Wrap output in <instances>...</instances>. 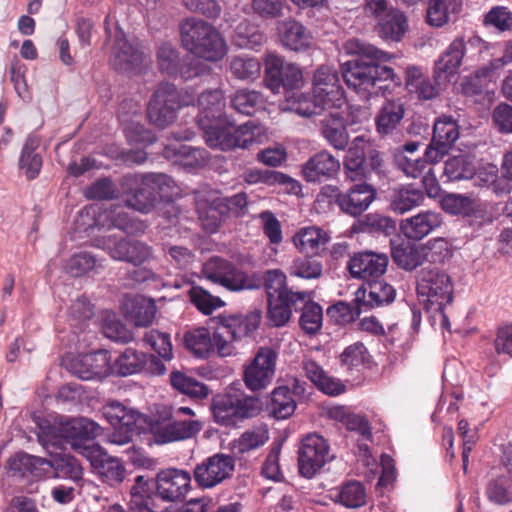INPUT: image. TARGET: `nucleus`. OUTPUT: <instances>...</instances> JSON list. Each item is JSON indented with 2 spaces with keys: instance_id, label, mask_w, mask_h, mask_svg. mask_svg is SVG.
Wrapping results in <instances>:
<instances>
[{
  "instance_id": "f257e3e1",
  "label": "nucleus",
  "mask_w": 512,
  "mask_h": 512,
  "mask_svg": "<svg viewBox=\"0 0 512 512\" xmlns=\"http://www.w3.org/2000/svg\"><path fill=\"white\" fill-rule=\"evenodd\" d=\"M343 49L348 55L358 58L342 64L341 72L346 85L364 98L384 93L390 84L399 85L400 79L394 70L382 65L389 55L375 46L359 39H349Z\"/></svg>"
},
{
  "instance_id": "f03ea898",
  "label": "nucleus",
  "mask_w": 512,
  "mask_h": 512,
  "mask_svg": "<svg viewBox=\"0 0 512 512\" xmlns=\"http://www.w3.org/2000/svg\"><path fill=\"white\" fill-rule=\"evenodd\" d=\"M180 37L188 52L207 61H219L227 53V44L221 34L202 19H184L180 24Z\"/></svg>"
},
{
  "instance_id": "7ed1b4c3",
  "label": "nucleus",
  "mask_w": 512,
  "mask_h": 512,
  "mask_svg": "<svg viewBox=\"0 0 512 512\" xmlns=\"http://www.w3.org/2000/svg\"><path fill=\"white\" fill-rule=\"evenodd\" d=\"M102 433V428L95 421L88 418H71L61 420L58 424L43 429L40 439L45 444L62 445L70 444L74 449H81L86 457L85 447H99L98 445H86V441L93 440Z\"/></svg>"
},
{
  "instance_id": "20e7f679",
  "label": "nucleus",
  "mask_w": 512,
  "mask_h": 512,
  "mask_svg": "<svg viewBox=\"0 0 512 512\" xmlns=\"http://www.w3.org/2000/svg\"><path fill=\"white\" fill-rule=\"evenodd\" d=\"M128 196L125 199V205L105 207V211L99 215L96 222L105 226V223L102 221V218H105L110 221L107 224L108 228H118L127 234L144 233L147 228L146 224L141 220L130 217L126 210L132 208L141 213L151 212L156 205V194H128Z\"/></svg>"
},
{
  "instance_id": "39448f33",
  "label": "nucleus",
  "mask_w": 512,
  "mask_h": 512,
  "mask_svg": "<svg viewBox=\"0 0 512 512\" xmlns=\"http://www.w3.org/2000/svg\"><path fill=\"white\" fill-rule=\"evenodd\" d=\"M194 102L193 94L186 92L180 96L173 83L161 82L150 99L147 116L151 124L165 128L175 121L180 107L193 105Z\"/></svg>"
},
{
  "instance_id": "423d86ee",
  "label": "nucleus",
  "mask_w": 512,
  "mask_h": 512,
  "mask_svg": "<svg viewBox=\"0 0 512 512\" xmlns=\"http://www.w3.org/2000/svg\"><path fill=\"white\" fill-rule=\"evenodd\" d=\"M261 313L254 310L246 315H235L224 318L218 324L212 336L213 350L221 357L235 353L234 342L254 332L260 324Z\"/></svg>"
},
{
  "instance_id": "0eeeda50",
  "label": "nucleus",
  "mask_w": 512,
  "mask_h": 512,
  "mask_svg": "<svg viewBox=\"0 0 512 512\" xmlns=\"http://www.w3.org/2000/svg\"><path fill=\"white\" fill-rule=\"evenodd\" d=\"M262 407L263 403L258 397L231 388L224 396L214 401L213 414L217 423L234 425L238 420L257 416Z\"/></svg>"
},
{
  "instance_id": "6e6552de",
  "label": "nucleus",
  "mask_w": 512,
  "mask_h": 512,
  "mask_svg": "<svg viewBox=\"0 0 512 512\" xmlns=\"http://www.w3.org/2000/svg\"><path fill=\"white\" fill-rule=\"evenodd\" d=\"M202 428L203 424L198 419H183L177 413H171V409L168 408H163L158 418L150 425L151 433L158 444L192 438Z\"/></svg>"
},
{
  "instance_id": "1a4fd4ad",
  "label": "nucleus",
  "mask_w": 512,
  "mask_h": 512,
  "mask_svg": "<svg viewBox=\"0 0 512 512\" xmlns=\"http://www.w3.org/2000/svg\"><path fill=\"white\" fill-rule=\"evenodd\" d=\"M417 293L436 310L442 312L444 306L453 300V285L450 276L437 268H423L418 275Z\"/></svg>"
},
{
  "instance_id": "9d476101",
  "label": "nucleus",
  "mask_w": 512,
  "mask_h": 512,
  "mask_svg": "<svg viewBox=\"0 0 512 512\" xmlns=\"http://www.w3.org/2000/svg\"><path fill=\"white\" fill-rule=\"evenodd\" d=\"M106 43H111L110 61L115 69L129 71L143 62V53L130 44L124 32L115 22L111 24V15L104 20Z\"/></svg>"
},
{
  "instance_id": "9b49d317",
  "label": "nucleus",
  "mask_w": 512,
  "mask_h": 512,
  "mask_svg": "<svg viewBox=\"0 0 512 512\" xmlns=\"http://www.w3.org/2000/svg\"><path fill=\"white\" fill-rule=\"evenodd\" d=\"M333 458L330 445L323 436L316 433L308 434L301 440L298 449L299 472L303 477L310 479Z\"/></svg>"
},
{
  "instance_id": "f8f14e48",
  "label": "nucleus",
  "mask_w": 512,
  "mask_h": 512,
  "mask_svg": "<svg viewBox=\"0 0 512 512\" xmlns=\"http://www.w3.org/2000/svg\"><path fill=\"white\" fill-rule=\"evenodd\" d=\"M203 277L214 284L221 285L232 292H238L252 287L248 275L238 269L230 261L214 256L202 268Z\"/></svg>"
},
{
  "instance_id": "ddd939ff",
  "label": "nucleus",
  "mask_w": 512,
  "mask_h": 512,
  "mask_svg": "<svg viewBox=\"0 0 512 512\" xmlns=\"http://www.w3.org/2000/svg\"><path fill=\"white\" fill-rule=\"evenodd\" d=\"M277 354L270 347H260L254 358L245 366L244 382L251 391L268 387L274 378Z\"/></svg>"
},
{
  "instance_id": "4468645a",
  "label": "nucleus",
  "mask_w": 512,
  "mask_h": 512,
  "mask_svg": "<svg viewBox=\"0 0 512 512\" xmlns=\"http://www.w3.org/2000/svg\"><path fill=\"white\" fill-rule=\"evenodd\" d=\"M234 469L235 460L232 456L217 453L197 464L193 475L201 488L210 489L230 478Z\"/></svg>"
},
{
  "instance_id": "2eb2a0df",
  "label": "nucleus",
  "mask_w": 512,
  "mask_h": 512,
  "mask_svg": "<svg viewBox=\"0 0 512 512\" xmlns=\"http://www.w3.org/2000/svg\"><path fill=\"white\" fill-rule=\"evenodd\" d=\"M459 138V127L451 116H441L433 128V138L426 148L425 156L431 163L440 161Z\"/></svg>"
},
{
  "instance_id": "dca6fc26",
  "label": "nucleus",
  "mask_w": 512,
  "mask_h": 512,
  "mask_svg": "<svg viewBox=\"0 0 512 512\" xmlns=\"http://www.w3.org/2000/svg\"><path fill=\"white\" fill-rule=\"evenodd\" d=\"M388 262L385 253L366 250L354 253L347 262V269L354 279L370 280L382 276Z\"/></svg>"
},
{
  "instance_id": "f3484780",
  "label": "nucleus",
  "mask_w": 512,
  "mask_h": 512,
  "mask_svg": "<svg viewBox=\"0 0 512 512\" xmlns=\"http://www.w3.org/2000/svg\"><path fill=\"white\" fill-rule=\"evenodd\" d=\"M157 494L169 502L181 501L191 488V475L181 469L162 470L156 478Z\"/></svg>"
},
{
  "instance_id": "a211bd4d",
  "label": "nucleus",
  "mask_w": 512,
  "mask_h": 512,
  "mask_svg": "<svg viewBox=\"0 0 512 512\" xmlns=\"http://www.w3.org/2000/svg\"><path fill=\"white\" fill-rule=\"evenodd\" d=\"M70 370L82 380L106 377L111 373L110 355L104 350L79 355L72 361Z\"/></svg>"
},
{
  "instance_id": "6ab92c4d",
  "label": "nucleus",
  "mask_w": 512,
  "mask_h": 512,
  "mask_svg": "<svg viewBox=\"0 0 512 512\" xmlns=\"http://www.w3.org/2000/svg\"><path fill=\"white\" fill-rule=\"evenodd\" d=\"M158 68L167 75H176L180 72L181 77L185 80L199 76L204 67L200 63H191L180 69V55L178 50L169 42H163L159 45L156 52Z\"/></svg>"
},
{
  "instance_id": "aec40b11",
  "label": "nucleus",
  "mask_w": 512,
  "mask_h": 512,
  "mask_svg": "<svg viewBox=\"0 0 512 512\" xmlns=\"http://www.w3.org/2000/svg\"><path fill=\"white\" fill-rule=\"evenodd\" d=\"M86 458L102 480L111 486L125 478V468L119 459L109 456L100 447H85Z\"/></svg>"
},
{
  "instance_id": "412c9836",
  "label": "nucleus",
  "mask_w": 512,
  "mask_h": 512,
  "mask_svg": "<svg viewBox=\"0 0 512 512\" xmlns=\"http://www.w3.org/2000/svg\"><path fill=\"white\" fill-rule=\"evenodd\" d=\"M313 93L323 95L335 107L344 104V91L339 83L337 71L328 65L320 66L313 79Z\"/></svg>"
},
{
  "instance_id": "4be33fe9",
  "label": "nucleus",
  "mask_w": 512,
  "mask_h": 512,
  "mask_svg": "<svg viewBox=\"0 0 512 512\" xmlns=\"http://www.w3.org/2000/svg\"><path fill=\"white\" fill-rule=\"evenodd\" d=\"M104 248L108 250L113 259L126 261L134 265H140L152 258L151 247L139 241L123 239L111 245L109 239Z\"/></svg>"
},
{
  "instance_id": "5701e85b",
  "label": "nucleus",
  "mask_w": 512,
  "mask_h": 512,
  "mask_svg": "<svg viewBox=\"0 0 512 512\" xmlns=\"http://www.w3.org/2000/svg\"><path fill=\"white\" fill-rule=\"evenodd\" d=\"M395 289L383 281H374L367 287H360L355 292V302L360 303L365 312L394 301Z\"/></svg>"
},
{
  "instance_id": "b1692460",
  "label": "nucleus",
  "mask_w": 512,
  "mask_h": 512,
  "mask_svg": "<svg viewBox=\"0 0 512 512\" xmlns=\"http://www.w3.org/2000/svg\"><path fill=\"white\" fill-rule=\"evenodd\" d=\"M197 106L199 109L197 116L199 127H208L207 125L226 116L224 113V96L220 89L201 93L197 98Z\"/></svg>"
},
{
  "instance_id": "393cba45",
  "label": "nucleus",
  "mask_w": 512,
  "mask_h": 512,
  "mask_svg": "<svg viewBox=\"0 0 512 512\" xmlns=\"http://www.w3.org/2000/svg\"><path fill=\"white\" fill-rule=\"evenodd\" d=\"M441 225L440 214L425 211L402 220L400 230L408 239L421 240Z\"/></svg>"
},
{
  "instance_id": "a878e982",
  "label": "nucleus",
  "mask_w": 512,
  "mask_h": 512,
  "mask_svg": "<svg viewBox=\"0 0 512 512\" xmlns=\"http://www.w3.org/2000/svg\"><path fill=\"white\" fill-rule=\"evenodd\" d=\"M208 126L200 128L204 132L205 141L209 147L223 151L236 148L237 142L233 136L234 123L227 116Z\"/></svg>"
},
{
  "instance_id": "bb28decb",
  "label": "nucleus",
  "mask_w": 512,
  "mask_h": 512,
  "mask_svg": "<svg viewBox=\"0 0 512 512\" xmlns=\"http://www.w3.org/2000/svg\"><path fill=\"white\" fill-rule=\"evenodd\" d=\"M163 155L185 168L201 167L207 164L208 161V153L205 149L179 142L167 145L164 148Z\"/></svg>"
},
{
  "instance_id": "cd10ccee",
  "label": "nucleus",
  "mask_w": 512,
  "mask_h": 512,
  "mask_svg": "<svg viewBox=\"0 0 512 512\" xmlns=\"http://www.w3.org/2000/svg\"><path fill=\"white\" fill-rule=\"evenodd\" d=\"M280 42L293 51L306 50L311 45V36L307 29L299 22L287 19L277 26Z\"/></svg>"
},
{
  "instance_id": "c85d7f7f",
  "label": "nucleus",
  "mask_w": 512,
  "mask_h": 512,
  "mask_svg": "<svg viewBox=\"0 0 512 512\" xmlns=\"http://www.w3.org/2000/svg\"><path fill=\"white\" fill-rule=\"evenodd\" d=\"M340 169V163L327 151H321L310 158L302 168L304 178L309 182L332 177Z\"/></svg>"
},
{
  "instance_id": "c756f323",
  "label": "nucleus",
  "mask_w": 512,
  "mask_h": 512,
  "mask_svg": "<svg viewBox=\"0 0 512 512\" xmlns=\"http://www.w3.org/2000/svg\"><path fill=\"white\" fill-rule=\"evenodd\" d=\"M405 114L404 105L399 100H387L380 108L376 118V129L382 136L394 133Z\"/></svg>"
},
{
  "instance_id": "7c9ffc66",
  "label": "nucleus",
  "mask_w": 512,
  "mask_h": 512,
  "mask_svg": "<svg viewBox=\"0 0 512 512\" xmlns=\"http://www.w3.org/2000/svg\"><path fill=\"white\" fill-rule=\"evenodd\" d=\"M321 134L335 149L344 150L348 144L349 136L345 120L340 112L329 113L321 121Z\"/></svg>"
},
{
  "instance_id": "2f4dec72",
  "label": "nucleus",
  "mask_w": 512,
  "mask_h": 512,
  "mask_svg": "<svg viewBox=\"0 0 512 512\" xmlns=\"http://www.w3.org/2000/svg\"><path fill=\"white\" fill-rule=\"evenodd\" d=\"M243 180L250 185L265 184L268 187L279 185L290 191L301 189L297 180L279 171L258 169L248 170L243 174Z\"/></svg>"
},
{
  "instance_id": "473e14b6",
  "label": "nucleus",
  "mask_w": 512,
  "mask_h": 512,
  "mask_svg": "<svg viewBox=\"0 0 512 512\" xmlns=\"http://www.w3.org/2000/svg\"><path fill=\"white\" fill-rule=\"evenodd\" d=\"M103 415L115 429L134 430L141 414L118 401L103 406Z\"/></svg>"
},
{
  "instance_id": "72a5a7b5",
  "label": "nucleus",
  "mask_w": 512,
  "mask_h": 512,
  "mask_svg": "<svg viewBox=\"0 0 512 512\" xmlns=\"http://www.w3.org/2000/svg\"><path fill=\"white\" fill-rule=\"evenodd\" d=\"M287 101L290 103L288 109L303 117H311L319 114L322 110L334 107L323 98V95L318 93H313V98H310L304 93L293 92L291 96L287 97Z\"/></svg>"
},
{
  "instance_id": "f704fd0d",
  "label": "nucleus",
  "mask_w": 512,
  "mask_h": 512,
  "mask_svg": "<svg viewBox=\"0 0 512 512\" xmlns=\"http://www.w3.org/2000/svg\"><path fill=\"white\" fill-rule=\"evenodd\" d=\"M303 370L311 382L325 394L336 396L344 392L345 386L341 381L328 376L323 368L315 361L311 359L304 360Z\"/></svg>"
},
{
  "instance_id": "c9c22d12",
  "label": "nucleus",
  "mask_w": 512,
  "mask_h": 512,
  "mask_svg": "<svg viewBox=\"0 0 512 512\" xmlns=\"http://www.w3.org/2000/svg\"><path fill=\"white\" fill-rule=\"evenodd\" d=\"M40 145V138L36 135H29L22 147L19 158V169L28 178H36L42 167V157L36 152Z\"/></svg>"
},
{
  "instance_id": "e433bc0d",
  "label": "nucleus",
  "mask_w": 512,
  "mask_h": 512,
  "mask_svg": "<svg viewBox=\"0 0 512 512\" xmlns=\"http://www.w3.org/2000/svg\"><path fill=\"white\" fill-rule=\"evenodd\" d=\"M471 180L473 185L479 189L491 190L492 192H511L512 185L507 184V179L503 175L499 176L498 167L494 164H488L472 173Z\"/></svg>"
},
{
  "instance_id": "4c0bfd02",
  "label": "nucleus",
  "mask_w": 512,
  "mask_h": 512,
  "mask_svg": "<svg viewBox=\"0 0 512 512\" xmlns=\"http://www.w3.org/2000/svg\"><path fill=\"white\" fill-rule=\"evenodd\" d=\"M462 37H456L440 55L435 64V73L440 77L442 74L447 76L455 75L463 60Z\"/></svg>"
},
{
  "instance_id": "58836bf2",
  "label": "nucleus",
  "mask_w": 512,
  "mask_h": 512,
  "mask_svg": "<svg viewBox=\"0 0 512 512\" xmlns=\"http://www.w3.org/2000/svg\"><path fill=\"white\" fill-rule=\"evenodd\" d=\"M147 354L127 348L111 364V373L119 376L136 374L144 370Z\"/></svg>"
},
{
  "instance_id": "ea45409f",
  "label": "nucleus",
  "mask_w": 512,
  "mask_h": 512,
  "mask_svg": "<svg viewBox=\"0 0 512 512\" xmlns=\"http://www.w3.org/2000/svg\"><path fill=\"white\" fill-rule=\"evenodd\" d=\"M391 255L393 261L402 269L412 271L422 265L424 256L418 246L409 242L401 241L398 244L391 243Z\"/></svg>"
},
{
  "instance_id": "a19ab883",
  "label": "nucleus",
  "mask_w": 512,
  "mask_h": 512,
  "mask_svg": "<svg viewBox=\"0 0 512 512\" xmlns=\"http://www.w3.org/2000/svg\"><path fill=\"white\" fill-rule=\"evenodd\" d=\"M406 87L419 99L430 100L439 93L438 87L419 68L412 66L406 70Z\"/></svg>"
},
{
  "instance_id": "79ce46f5",
  "label": "nucleus",
  "mask_w": 512,
  "mask_h": 512,
  "mask_svg": "<svg viewBox=\"0 0 512 512\" xmlns=\"http://www.w3.org/2000/svg\"><path fill=\"white\" fill-rule=\"evenodd\" d=\"M407 29V21L404 14L398 9L391 8L378 20L379 34L394 41H399Z\"/></svg>"
},
{
  "instance_id": "37998d69",
  "label": "nucleus",
  "mask_w": 512,
  "mask_h": 512,
  "mask_svg": "<svg viewBox=\"0 0 512 512\" xmlns=\"http://www.w3.org/2000/svg\"><path fill=\"white\" fill-rule=\"evenodd\" d=\"M229 71L235 79L254 81L260 76L261 63L247 54L236 55L230 59Z\"/></svg>"
},
{
  "instance_id": "c03bdc74",
  "label": "nucleus",
  "mask_w": 512,
  "mask_h": 512,
  "mask_svg": "<svg viewBox=\"0 0 512 512\" xmlns=\"http://www.w3.org/2000/svg\"><path fill=\"white\" fill-rule=\"evenodd\" d=\"M306 298H294L290 296H278L268 299V317L276 326H284L291 317L292 307L298 302H304Z\"/></svg>"
},
{
  "instance_id": "a18cd8bd",
  "label": "nucleus",
  "mask_w": 512,
  "mask_h": 512,
  "mask_svg": "<svg viewBox=\"0 0 512 512\" xmlns=\"http://www.w3.org/2000/svg\"><path fill=\"white\" fill-rule=\"evenodd\" d=\"M286 64L275 53H269L265 58V84L274 93H280V90L284 89Z\"/></svg>"
},
{
  "instance_id": "49530a36",
  "label": "nucleus",
  "mask_w": 512,
  "mask_h": 512,
  "mask_svg": "<svg viewBox=\"0 0 512 512\" xmlns=\"http://www.w3.org/2000/svg\"><path fill=\"white\" fill-rule=\"evenodd\" d=\"M184 343L186 348L199 358H206L213 351L212 336L205 327H199L186 332Z\"/></svg>"
},
{
  "instance_id": "de8ad7c7",
  "label": "nucleus",
  "mask_w": 512,
  "mask_h": 512,
  "mask_svg": "<svg viewBox=\"0 0 512 512\" xmlns=\"http://www.w3.org/2000/svg\"><path fill=\"white\" fill-rule=\"evenodd\" d=\"M49 465L57 477L70 479L77 482L82 479L83 469L79 461L69 454H56L51 460H48Z\"/></svg>"
},
{
  "instance_id": "09e8293b",
  "label": "nucleus",
  "mask_w": 512,
  "mask_h": 512,
  "mask_svg": "<svg viewBox=\"0 0 512 512\" xmlns=\"http://www.w3.org/2000/svg\"><path fill=\"white\" fill-rule=\"evenodd\" d=\"M327 195L329 201H334L340 209L350 215L357 216L363 213L374 200L375 194H367L361 198L362 194H323Z\"/></svg>"
},
{
  "instance_id": "8fccbe9b",
  "label": "nucleus",
  "mask_w": 512,
  "mask_h": 512,
  "mask_svg": "<svg viewBox=\"0 0 512 512\" xmlns=\"http://www.w3.org/2000/svg\"><path fill=\"white\" fill-rule=\"evenodd\" d=\"M170 382L174 389L189 397L203 399L209 395L208 386L180 371L170 374Z\"/></svg>"
},
{
  "instance_id": "3c124183",
  "label": "nucleus",
  "mask_w": 512,
  "mask_h": 512,
  "mask_svg": "<svg viewBox=\"0 0 512 512\" xmlns=\"http://www.w3.org/2000/svg\"><path fill=\"white\" fill-rule=\"evenodd\" d=\"M329 241L326 232L318 227H305L293 237V243L300 252H309L319 249Z\"/></svg>"
},
{
  "instance_id": "603ef678",
  "label": "nucleus",
  "mask_w": 512,
  "mask_h": 512,
  "mask_svg": "<svg viewBox=\"0 0 512 512\" xmlns=\"http://www.w3.org/2000/svg\"><path fill=\"white\" fill-rule=\"evenodd\" d=\"M264 285L268 299L278 296H290L294 298H306L304 292H293L286 286V275L279 269L269 270L265 274Z\"/></svg>"
},
{
  "instance_id": "864d4df0",
  "label": "nucleus",
  "mask_w": 512,
  "mask_h": 512,
  "mask_svg": "<svg viewBox=\"0 0 512 512\" xmlns=\"http://www.w3.org/2000/svg\"><path fill=\"white\" fill-rule=\"evenodd\" d=\"M247 206L246 194H233L231 197L223 200H216L209 207V216L213 219H217V213L220 216L234 215L240 216L243 214L244 209Z\"/></svg>"
},
{
  "instance_id": "5fc2aeb1",
  "label": "nucleus",
  "mask_w": 512,
  "mask_h": 512,
  "mask_svg": "<svg viewBox=\"0 0 512 512\" xmlns=\"http://www.w3.org/2000/svg\"><path fill=\"white\" fill-rule=\"evenodd\" d=\"M460 0H430L427 9V22L434 27H441L448 22L449 13L458 11Z\"/></svg>"
},
{
  "instance_id": "6e6d98bb",
  "label": "nucleus",
  "mask_w": 512,
  "mask_h": 512,
  "mask_svg": "<svg viewBox=\"0 0 512 512\" xmlns=\"http://www.w3.org/2000/svg\"><path fill=\"white\" fill-rule=\"evenodd\" d=\"M296 408V402L287 387L275 388L272 392L270 409L277 419H286L291 416Z\"/></svg>"
},
{
  "instance_id": "4d7b16f0",
  "label": "nucleus",
  "mask_w": 512,
  "mask_h": 512,
  "mask_svg": "<svg viewBox=\"0 0 512 512\" xmlns=\"http://www.w3.org/2000/svg\"><path fill=\"white\" fill-rule=\"evenodd\" d=\"M48 463V460L42 457L32 456L26 453H16L8 461V468L13 475L26 476L35 475L39 467Z\"/></svg>"
},
{
  "instance_id": "13d9d810",
  "label": "nucleus",
  "mask_w": 512,
  "mask_h": 512,
  "mask_svg": "<svg viewBox=\"0 0 512 512\" xmlns=\"http://www.w3.org/2000/svg\"><path fill=\"white\" fill-rule=\"evenodd\" d=\"M233 131L234 139L237 142L236 148H248L253 144L261 143L266 136L265 128L253 121L238 127L234 126Z\"/></svg>"
},
{
  "instance_id": "bf43d9fd",
  "label": "nucleus",
  "mask_w": 512,
  "mask_h": 512,
  "mask_svg": "<svg viewBox=\"0 0 512 512\" xmlns=\"http://www.w3.org/2000/svg\"><path fill=\"white\" fill-rule=\"evenodd\" d=\"M263 105L262 95L254 90L241 89L231 97V106L239 113L252 115Z\"/></svg>"
},
{
  "instance_id": "052dcab7",
  "label": "nucleus",
  "mask_w": 512,
  "mask_h": 512,
  "mask_svg": "<svg viewBox=\"0 0 512 512\" xmlns=\"http://www.w3.org/2000/svg\"><path fill=\"white\" fill-rule=\"evenodd\" d=\"M156 306L152 300L136 298L131 302V310L127 316L135 326H148L152 323Z\"/></svg>"
},
{
  "instance_id": "680f3d73",
  "label": "nucleus",
  "mask_w": 512,
  "mask_h": 512,
  "mask_svg": "<svg viewBox=\"0 0 512 512\" xmlns=\"http://www.w3.org/2000/svg\"><path fill=\"white\" fill-rule=\"evenodd\" d=\"M269 439L268 430L263 427L253 428L244 432L233 443V448L240 454L247 453L264 445Z\"/></svg>"
},
{
  "instance_id": "e2e57ef3",
  "label": "nucleus",
  "mask_w": 512,
  "mask_h": 512,
  "mask_svg": "<svg viewBox=\"0 0 512 512\" xmlns=\"http://www.w3.org/2000/svg\"><path fill=\"white\" fill-rule=\"evenodd\" d=\"M440 205L451 215H469L474 211V200L463 194H442Z\"/></svg>"
},
{
  "instance_id": "0e129e2a",
  "label": "nucleus",
  "mask_w": 512,
  "mask_h": 512,
  "mask_svg": "<svg viewBox=\"0 0 512 512\" xmlns=\"http://www.w3.org/2000/svg\"><path fill=\"white\" fill-rule=\"evenodd\" d=\"M264 40V34L248 22H242L236 28L234 41L241 48L256 49Z\"/></svg>"
},
{
  "instance_id": "69168bd1",
  "label": "nucleus",
  "mask_w": 512,
  "mask_h": 512,
  "mask_svg": "<svg viewBox=\"0 0 512 512\" xmlns=\"http://www.w3.org/2000/svg\"><path fill=\"white\" fill-rule=\"evenodd\" d=\"M189 297L198 310L206 315L211 314L224 305V302L219 297L211 295L200 286H192L189 291Z\"/></svg>"
},
{
  "instance_id": "338daca9",
  "label": "nucleus",
  "mask_w": 512,
  "mask_h": 512,
  "mask_svg": "<svg viewBox=\"0 0 512 512\" xmlns=\"http://www.w3.org/2000/svg\"><path fill=\"white\" fill-rule=\"evenodd\" d=\"M322 320L323 311L319 304L309 302L304 305L299 323L305 333L316 334L322 327Z\"/></svg>"
},
{
  "instance_id": "774afa93",
  "label": "nucleus",
  "mask_w": 512,
  "mask_h": 512,
  "mask_svg": "<svg viewBox=\"0 0 512 512\" xmlns=\"http://www.w3.org/2000/svg\"><path fill=\"white\" fill-rule=\"evenodd\" d=\"M338 498L345 507L357 508L365 504L366 491L360 482L351 481L341 487Z\"/></svg>"
}]
</instances>
